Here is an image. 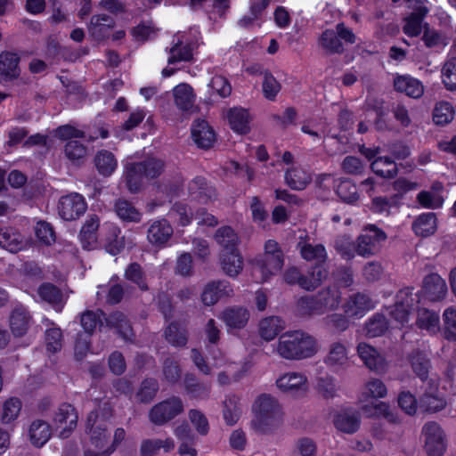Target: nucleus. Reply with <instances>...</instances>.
Masks as SVG:
<instances>
[{
	"instance_id": "nucleus-1",
	"label": "nucleus",
	"mask_w": 456,
	"mask_h": 456,
	"mask_svg": "<svg viewBox=\"0 0 456 456\" xmlns=\"http://www.w3.org/2000/svg\"><path fill=\"white\" fill-rule=\"evenodd\" d=\"M110 410L106 406L88 415L86 430L89 442L86 445L85 456H109L125 439L126 431L119 428L115 430L112 443H110Z\"/></svg>"
},
{
	"instance_id": "nucleus-2",
	"label": "nucleus",
	"mask_w": 456,
	"mask_h": 456,
	"mask_svg": "<svg viewBox=\"0 0 456 456\" xmlns=\"http://www.w3.org/2000/svg\"><path fill=\"white\" fill-rule=\"evenodd\" d=\"M275 353L282 359L299 361L314 356L319 351L315 338L302 330L282 333L275 345Z\"/></svg>"
},
{
	"instance_id": "nucleus-3",
	"label": "nucleus",
	"mask_w": 456,
	"mask_h": 456,
	"mask_svg": "<svg viewBox=\"0 0 456 456\" xmlns=\"http://www.w3.org/2000/svg\"><path fill=\"white\" fill-rule=\"evenodd\" d=\"M251 428L259 434H269L282 423L283 411L278 400L268 394L260 395L252 405Z\"/></svg>"
},
{
	"instance_id": "nucleus-4",
	"label": "nucleus",
	"mask_w": 456,
	"mask_h": 456,
	"mask_svg": "<svg viewBox=\"0 0 456 456\" xmlns=\"http://www.w3.org/2000/svg\"><path fill=\"white\" fill-rule=\"evenodd\" d=\"M264 255L256 259L252 275L256 282H265L277 275L283 265L284 256L279 244L273 240L265 243Z\"/></svg>"
},
{
	"instance_id": "nucleus-5",
	"label": "nucleus",
	"mask_w": 456,
	"mask_h": 456,
	"mask_svg": "<svg viewBox=\"0 0 456 456\" xmlns=\"http://www.w3.org/2000/svg\"><path fill=\"white\" fill-rule=\"evenodd\" d=\"M200 32L197 28H191L189 32H178L173 37L167 58L168 65L181 61H191L193 59V51L198 45Z\"/></svg>"
},
{
	"instance_id": "nucleus-6",
	"label": "nucleus",
	"mask_w": 456,
	"mask_h": 456,
	"mask_svg": "<svg viewBox=\"0 0 456 456\" xmlns=\"http://www.w3.org/2000/svg\"><path fill=\"white\" fill-rule=\"evenodd\" d=\"M421 436L428 456H443L444 454L447 440L444 429L438 423L427 422L422 428Z\"/></svg>"
},
{
	"instance_id": "nucleus-7",
	"label": "nucleus",
	"mask_w": 456,
	"mask_h": 456,
	"mask_svg": "<svg viewBox=\"0 0 456 456\" xmlns=\"http://www.w3.org/2000/svg\"><path fill=\"white\" fill-rule=\"evenodd\" d=\"M277 389L293 398L305 396L308 390V379L299 371H288L280 375L275 380Z\"/></svg>"
},
{
	"instance_id": "nucleus-8",
	"label": "nucleus",
	"mask_w": 456,
	"mask_h": 456,
	"mask_svg": "<svg viewBox=\"0 0 456 456\" xmlns=\"http://www.w3.org/2000/svg\"><path fill=\"white\" fill-rule=\"evenodd\" d=\"M356 353L363 365L377 374H384L389 369V362L387 358L373 346L360 342L356 346Z\"/></svg>"
},
{
	"instance_id": "nucleus-9",
	"label": "nucleus",
	"mask_w": 456,
	"mask_h": 456,
	"mask_svg": "<svg viewBox=\"0 0 456 456\" xmlns=\"http://www.w3.org/2000/svg\"><path fill=\"white\" fill-rule=\"evenodd\" d=\"M101 232L103 247L112 256L119 254L126 247L133 244L132 240L122 234L121 230L115 224H104Z\"/></svg>"
},
{
	"instance_id": "nucleus-10",
	"label": "nucleus",
	"mask_w": 456,
	"mask_h": 456,
	"mask_svg": "<svg viewBox=\"0 0 456 456\" xmlns=\"http://www.w3.org/2000/svg\"><path fill=\"white\" fill-rule=\"evenodd\" d=\"M183 411V404L179 397H170L155 404L149 412L150 420L155 425H163Z\"/></svg>"
},
{
	"instance_id": "nucleus-11",
	"label": "nucleus",
	"mask_w": 456,
	"mask_h": 456,
	"mask_svg": "<svg viewBox=\"0 0 456 456\" xmlns=\"http://www.w3.org/2000/svg\"><path fill=\"white\" fill-rule=\"evenodd\" d=\"M350 350L341 340L331 342L323 358L325 365L335 372L346 370L350 365Z\"/></svg>"
},
{
	"instance_id": "nucleus-12",
	"label": "nucleus",
	"mask_w": 456,
	"mask_h": 456,
	"mask_svg": "<svg viewBox=\"0 0 456 456\" xmlns=\"http://www.w3.org/2000/svg\"><path fill=\"white\" fill-rule=\"evenodd\" d=\"M78 416L75 408L69 403L59 406L53 416V426L61 438L68 437L76 428Z\"/></svg>"
},
{
	"instance_id": "nucleus-13",
	"label": "nucleus",
	"mask_w": 456,
	"mask_h": 456,
	"mask_svg": "<svg viewBox=\"0 0 456 456\" xmlns=\"http://www.w3.org/2000/svg\"><path fill=\"white\" fill-rule=\"evenodd\" d=\"M376 302L368 295L356 293L349 296L342 305L344 314L348 318L360 319L369 311L374 309Z\"/></svg>"
},
{
	"instance_id": "nucleus-14",
	"label": "nucleus",
	"mask_w": 456,
	"mask_h": 456,
	"mask_svg": "<svg viewBox=\"0 0 456 456\" xmlns=\"http://www.w3.org/2000/svg\"><path fill=\"white\" fill-rule=\"evenodd\" d=\"M58 209L62 219L74 220L85 213L86 203L82 195L70 193L60 199Z\"/></svg>"
},
{
	"instance_id": "nucleus-15",
	"label": "nucleus",
	"mask_w": 456,
	"mask_h": 456,
	"mask_svg": "<svg viewBox=\"0 0 456 456\" xmlns=\"http://www.w3.org/2000/svg\"><path fill=\"white\" fill-rule=\"evenodd\" d=\"M385 239L386 235L382 231L374 225L370 226L357 239L355 247L357 254L362 256L373 255L377 249V244Z\"/></svg>"
},
{
	"instance_id": "nucleus-16",
	"label": "nucleus",
	"mask_w": 456,
	"mask_h": 456,
	"mask_svg": "<svg viewBox=\"0 0 456 456\" xmlns=\"http://www.w3.org/2000/svg\"><path fill=\"white\" fill-rule=\"evenodd\" d=\"M233 289L227 281H216L208 282L201 293V301L205 305H214L219 299L224 297H231Z\"/></svg>"
},
{
	"instance_id": "nucleus-17",
	"label": "nucleus",
	"mask_w": 456,
	"mask_h": 456,
	"mask_svg": "<svg viewBox=\"0 0 456 456\" xmlns=\"http://www.w3.org/2000/svg\"><path fill=\"white\" fill-rule=\"evenodd\" d=\"M422 297L430 301H440L447 294V284L437 273L425 277L421 289Z\"/></svg>"
},
{
	"instance_id": "nucleus-18",
	"label": "nucleus",
	"mask_w": 456,
	"mask_h": 456,
	"mask_svg": "<svg viewBox=\"0 0 456 456\" xmlns=\"http://www.w3.org/2000/svg\"><path fill=\"white\" fill-rule=\"evenodd\" d=\"M173 235V228L166 219L154 220L147 231V240L154 247L165 246Z\"/></svg>"
},
{
	"instance_id": "nucleus-19",
	"label": "nucleus",
	"mask_w": 456,
	"mask_h": 456,
	"mask_svg": "<svg viewBox=\"0 0 456 456\" xmlns=\"http://www.w3.org/2000/svg\"><path fill=\"white\" fill-rule=\"evenodd\" d=\"M360 410L366 417H383L390 422L395 421L394 415L390 412L389 406L384 402H377L375 399L367 398L366 393H361L359 396Z\"/></svg>"
},
{
	"instance_id": "nucleus-20",
	"label": "nucleus",
	"mask_w": 456,
	"mask_h": 456,
	"mask_svg": "<svg viewBox=\"0 0 456 456\" xmlns=\"http://www.w3.org/2000/svg\"><path fill=\"white\" fill-rule=\"evenodd\" d=\"M249 316L250 314L247 308L235 305L224 309L220 314L219 319L224 322L229 331L243 329L247 325Z\"/></svg>"
},
{
	"instance_id": "nucleus-21",
	"label": "nucleus",
	"mask_w": 456,
	"mask_h": 456,
	"mask_svg": "<svg viewBox=\"0 0 456 456\" xmlns=\"http://www.w3.org/2000/svg\"><path fill=\"white\" fill-rule=\"evenodd\" d=\"M191 138L200 148H209L216 141V134L203 119L195 120L191 126Z\"/></svg>"
},
{
	"instance_id": "nucleus-22",
	"label": "nucleus",
	"mask_w": 456,
	"mask_h": 456,
	"mask_svg": "<svg viewBox=\"0 0 456 456\" xmlns=\"http://www.w3.org/2000/svg\"><path fill=\"white\" fill-rule=\"evenodd\" d=\"M191 359L199 370L205 375L211 374L214 369H218L228 364L227 359L220 351L214 352L210 362H206L200 353L196 349H192Z\"/></svg>"
},
{
	"instance_id": "nucleus-23",
	"label": "nucleus",
	"mask_w": 456,
	"mask_h": 456,
	"mask_svg": "<svg viewBox=\"0 0 456 456\" xmlns=\"http://www.w3.org/2000/svg\"><path fill=\"white\" fill-rule=\"evenodd\" d=\"M114 20L107 15H94L87 25L89 34L97 41L109 37L110 29L114 27Z\"/></svg>"
},
{
	"instance_id": "nucleus-24",
	"label": "nucleus",
	"mask_w": 456,
	"mask_h": 456,
	"mask_svg": "<svg viewBox=\"0 0 456 456\" xmlns=\"http://www.w3.org/2000/svg\"><path fill=\"white\" fill-rule=\"evenodd\" d=\"M284 181L290 189L302 191L312 182V174L304 167H292L285 171Z\"/></svg>"
},
{
	"instance_id": "nucleus-25",
	"label": "nucleus",
	"mask_w": 456,
	"mask_h": 456,
	"mask_svg": "<svg viewBox=\"0 0 456 456\" xmlns=\"http://www.w3.org/2000/svg\"><path fill=\"white\" fill-rule=\"evenodd\" d=\"M0 246L12 253H16L26 248L27 241L17 230L5 227L0 228Z\"/></svg>"
},
{
	"instance_id": "nucleus-26",
	"label": "nucleus",
	"mask_w": 456,
	"mask_h": 456,
	"mask_svg": "<svg viewBox=\"0 0 456 456\" xmlns=\"http://www.w3.org/2000/svg\"><path fill=\"white\" fill-rule=\"evenodd\" d=\"M20 56L12 52L0 54V77L4 80H12L20 76Z\"/></svg>"
},
{
	"instance_id": "nucleus-27",
	"label": "nucleus",
	"mask_w": 456,
	"mask_h": 456,
	"mask_svg": "<svg viewBox=\"0 0 456 456\" xmlns=\"http://www.w3.org/2000/svg\"><path fill=\"white\" fill-rule=\"evenodd\" d=\"M31 325V316L22 305L13 309L10 317V328L15 337L25 335Z\"/></svg>"
},
{
	"instance_id": "nucleus-28",
	"label": "nucleus",
	"mask_w": 456,
	"mask_h": 456,
	"mask_svg": "<svg viewBox=\"0 0 456 456\" xmlns=\"http://www.w3.org/2000/svg\"><path fill=\"white\" fill-rule=\"evenodd\" d=\"M173 95L175 106L182 111H191L195 105V94L192 87L182 83L173 89Z\"/></svg>"
},
{
	"instance_id": "nucleus-29",
	"label": "nucleus",
	"mask_w": 456,
	"mask_h": 456,
	"mask_svg": "<svg viewBox=\"0 0 456 456\" xmlns=\"http://www.w3.org/2000/svg\"><path fill=\"white\" fill-rule=\"evenodd\" d=\"M188 192L200 202H207L216 196L215 189L201 176H196L189 183Z\"/></svg>"
},
{
	"instance_id": "nucleus-30",
	"label": "nucleus",
	"mask_w": 456,
	"mask_h": 456,
	"mask_svg": "<svg viewBox=\"0 0 456 456\" xmlns=\"http://www.w3.org/2000/svg\"><path fill=\"white\" fill-rule=\"evenodd\" d=\"M284 328L285 323L281 318L268 316L259 322L258 333L261 338L269 342L273 340Z\"/></svg>"
},
{
	"instance_id": "nucleus-31",
	"label": "nucleus",
	"mask_w": 456,
	"mask_h": 456,
	"mask_svg": "<svg viewBox=\"0 0 456 456\" xmlns=\"http://www.w3.org/2000/svg\"><path fill=\"white\" fill-rule=\"evenodd\" d=\"M315 295L323 314L338 309L340 305L341 292L336 286L326 287Z\"/></svg>"
},
{
	"instance_id": "nucleus-32",
	"label": "nucleus",
	"mask_w": 456,
	"mask_h": 456,
	"mask_svg": "<svg viewBox=\"0 0 456 456\" xmlns=\"http://www.w3.org/2000/svg\"><path fill=\"white\" fill-rule=\"evenodd\" d=\"M124 178L128 191L135 193L142 186L145 175L142 171V164L126 163L125 167Z\"/></svg>"
},
{
	"instance_id": "nucleus-33",
	"label": "nucleus",
	"mask_w": 456,
	"mask_h": 456,
	"mask_svg": "<svg viewBox=\"0 0 456 456\" xmlns=\"http://www.w3.org/2000/svg\"><path fill=\"white\" fill-rule=\"evenodd\" d=\"M437 229V218L436 214L428 212L419 215L412 224L414 233L422 238L433 235Z\"/></svg>"
},
{
	"instance_id": "nucleus-34",
	"label": "nucleus",
	"mask_w": 456,
	"mask_h": 456,
	"mask_svg": "<svg viewBox=\"0 0 456 456\" xmlns=\"http://www.w3.org/2000/svg\"><path fill=\"white\" fill-rule=\"evenodd\" d=\"M443 184L435 183L428 191H423L418 194V201L425 208L436 209L444 204Z\"/></svg>"
},
{
	"instance_id": "nucleus-35",
	"label": "nucleus",
	"mask_w": 456,
	"mask_h": 456,
	"mask_svg": "<svg viewBox=\"0 0 456 456\" xmlns=\"http://www.w3.org/2000/svg\"><path fill=\"white\" fill-rule=\"evenodd\" d=\"M416 324L421 330H425L430 335H435L440 330L439 314L428 309H419L417 314Z\"/></svg>"
},
{
	"instance_id": "nucleus-36",
	"label": "nucleus",
	"mask_w": 456,
	"mask_h": 456,
	"mask_svg": "<svg viewBox=\"0 0 456 456\" xmlns=\"http://www.w3.org/2000/svg\"><path fill=\"white\" fill-rule=\"evenodd\" d=\"M106 325L114 329L125 340H131L134 333L129 321L120 312H114L104 318Z\"/></svg>"
},
{
	"instance_id": "nucleus-37",
	"label": "nucleus",
	"mask_w": 456,
	"mask_h": 456,
	"mask_svg": "<svg viewBox=\"0 0 456 456\" xmlns=\"http://www.w3.org/2000/svg\"><path fill=\"white\" fill-rule=\"evenodd\" d=\"M52 435L50 425L42 419L33 421L28 428V436L31 444L36 447H42L47 443Z\"/></svg>"
},
{
	"instance_id": "nucleus-38",
	"label": "nucleus",
	"mask_w": 456,
	"mask_h": 456,
	"mask_svg": "<svg viewBox=\"0 0 456 456\" xmlns=\"http://www.w3.org/2000/svg\"><path fill=\"white\" fill-rule=\"evenodd\" d=\"M94 166L101 175L109 177L116 171L118 160L112 152L102 150L94 157Z\"/></svg>"
},
{
	"instance_id": "nucleus-39",
	"label": "nucleus",
	"mask_w": 456,
	"mask_h": 456,
	"mask_svg": "<svg viewBox=\"0 0 456 456\" xmlns=\"http://www.w3.org/2000/svg\"><path fill=\"white\" fill-rule=\"evenodd\" d=\"M37 294L42 300L52 305L56 311H61L65 300L61 291L56 286L51 283H44L38 288Z\"/></svg>"
},
{
	"instance_id": "nucleus-40",
	"label": "nucleus",
	"mask_w": 456,
	"mask_h": 456,
	"mask_svg": "<svg viewBox=\"0 0 456 456\" xmlns=\"http://www.w3.org/2000/svg\"><path fill=\"white\" fill-rule=\"evenodd\" d=\"M314 389L321 397L333 399L338 395L339 387L334 376L326 374L315 379Z\"/></svg>"
},
{
	"instance_id": "nucleus-41",
	"label": "nucleus",
	"mask_w": 456,
	"mask_h": 456,
	"mask_svg": "<svg viewBox=\"0 0 456 456\" xmlns=\"http://www.w3.org/2000/svg\"><path fill=\"white\" fill-rule=\"evenodd\" d=\"M221 265L224 272L230 277H236L243 268L242 257L238 249L222 253Z\"/></svg>"
},
{
	"instance_id": "nucleus-42",
	"label": "nucleus",
	"mask_w": 456,
	"mask_h": 456,
	"mask_svg": "<svg viewBox=\"0 0 456 456\" xmlns=\"http://www.w3.org/2000/svg\"><path fill=\"white\" fill-rule=\"evenodd\" d=\"M389 327L390 322L385 315L375 314L365 322V336L370 338L380 337L385 334Z\"/></svg>"
},
{
	"instance_id": "nucleus-43",
	"label": "nucleus",
	"mask_w": 456,
	"mask_h": 456,
	"mask_svg": "<svg viewBox=\"0 0 456 456\" xmlns=\"http://www.w3.org/2000/svg\"><path fill=\"white\" fill-rule=\"evenodd\" d=\"M241 415L240 398L235 395H226L223 403V417L227 425H234Z\"/></svg>"
},
{
	"instance_id": "nucleus-44",
	"label": "nucleus",
	"mask_w": 456,
	"mask_h": 456,
	"mask_svg": "<svg viewBox=\"0 0 456 456\" xmlns=\"http://www.w3.org/2000/svg\"><path fill=\"white\" fill-rule=\"evenodd\" d=\"M228 120L232 129L238 134H247L249 131L250 117L247 110L233 108L229 110Z\"/></svg>"
},
{
	"instance_id": "nucleus-45",
	"label": "nucleus",
	"mask_w": 456,
	"mask_h": 456,
	"mask_svg": "<svg viewBox=\"0 0 456 456\" xmlns=\"http://www.w3.org/2000/svg\"><path fill=\"white\" fill-rule=\"evenodd\" d=\"M298 248L301 256L310 262L322 264L327 258V252L323 245L310 242H299Z\"/></svg>"
},
{
	"instance_id": "nucleus-46",
	"label": "nucleus",
	"mask_w": 456,
	"mask_h": 456,
	"mask_svg": "<svg viewBox=\"0 0 456 456\" xmlns=\"http://www.w3.org/2000/svg\"><path fill=\"white\" fill-rule=\"evenodd\" d=\"M175 448V443L171 438L145 439L142 442L140 452L142 456H154L160 449L164 452H170Z\"/></svg>"
},
{
	"instance_id": "nucleus-47",
	"label": "nucleus",
	"mask_w": 456,
	"mask_h": 456,
	"mask_svg": "<svg viewBox=\"0 0 456 456\" xmlns=\"http://www.w3.org/2000/svg\"><path fill=\"white\" fill-rule=\"evenodd\" d=\"M371 169L378 175L384 178H392L398 171L397 163L389 157H378L371 163Z\"/></svg>"
},
{
	"instance_id": "nucleus-48",
	"label": "nucleus",
	"mask_w": 456,
	"mask_h": 456,
	"mask_svg": "<svg viewBox=\"0 0 456 456\" xmlns=\"http://www.w3.org/2000/svg\"><path fill=\"white\" fill-rule=\"evenodd\" d=\"M334 423L338 430L351 434L357 431L360 420L354 411H345L336 416Z\"/></svg>"
},
{
	"instance_id": "nucleus-49",
	"label": "nucleus",
	"mask_w": 456,
	"mask_h": 456,
	"mask_svg": "<svg viewBox=\"0 0 456 456\" xmlns=\"http://www.w3.org/2000/svg\"><path fill=\"white\" fill-rule=\"evenodd\" d=\"M215 240L223 248V252L237 250L239 238L229 226L219 228L215 234Z\"/></svg>"
},
{
	"instance_id": "nucleus-50",
	"label": "nucleus",
	"mask_w": 456,
	"mask_h": 456,
	"mask_svg": "<svg viewBox=\"0 0 456 456\" xmlns=\"http://www.w3.org/2000/svg\"><path fill=\"white\" fill-rule=\"evenodd\" d=\"M297 311L302 316L322 315L316 295L301 297L297 301Z\"/></svg>"
},
{
	"instance_id": "nucleus-51",
	"label": "nucleus",
	"mask_w": 456,
	"mask_h": 456,
	"mask_svg": "<svg viewBox=\"0 0 456 456\" xmlns=\"http://www.w3.org/2000/svg\"><path fill=\"white\" fill-rule=\"evenodd\" d=\"M115 210L123 221L134 223L141 221L142 213L127 200H118L115 204Z\"/></svg>"
},
{
	"instance_id": "nucleus-52",
	"label": "nucleus",
	"mask_w": 456,
	"mask_h": 456,
	"mask_svg": "<svg viewBox=\"0 0 456 456\" xmlns=\"http://www.w3.org/2000/svg\"><path fill=\"white\" fill-rule=\"evenodd\" d=\"M328 276V271L322 264H317L305 280L301 281V288L305 290H313L317 288Z\"/></svg>"
},
{
	"instance_id": "nucleus-53",
	"label": "nucleus",
	"mask_w": 456,
	"mask_h": 456,
	"mask_svg": "<svg viewBox=\"0 0 456 456\" xmlns=\"http://www.w3.org/2000/svg\"><path fill=\"white\" fill-rule=\"evenodd\" d=\"M455 115L454 109L450 102H439L433 110V121L436 125L444 126L450 123Z\"/></svg>"
},
{
	"instance_id": "nucleus-54",
	"label": "nucleus",
	"mask_w": 456,
	"mask_h": 456,
	"mask_svg": "<svg viewBox=\"0 0 456 456\" xmlns=\"http://www.w3.org/2000/svg\"><path fill=\"white\" fill-rule=\"evenodd\" d=\"M401 92L411 98L419 99L424 94V86L415 77L401 76Z\"/></svg>"
},
{
	"instance_id": "nucleus-55",
	"label": "nucleus",
	"mask_w": 456,
	"mask_h": 456,
	"mask_svg": "<svg viewBox=\"0 0 456 456\" xmlns=\"http://www.w3.org/2000/svg\"><path fill=\"white\" fill-rule=\"evenodd\" d=\"M100 225V220L96 216H90L86 220L81 232L80 238L83 242H86L88 245L87 248H90L91 246L96 241V231L98 230Z\"/></svg>"
},
{
	"instance_id": "nucleus-56",
	"label": "nucleus",
	"mask_w": 456,
	"mask_h": 456,
	"mask_svg": "<svg viewBox=\"0 0 456 456\" xmlns=\"http://www.w3.org/2000/svg\"><path fill=\"white\" fill-rule=\"evenodd\" d=\"M21 409V403L17 398H10L6 400L0 409V421L8 424L19 416Z\"/></svg>"
},
{
	"instance_id": "nucleus-57",
	"label": "nucleus",
	"mask_w": 456,
	"mask_h": 456,
	"mask_svg": "<svg viewBox=\"0 0 456 456\" xmlns=\"http://www.w3.org/2000/svg\"><path fill=\"white\" fill-rule=\"evenodd\" d=\"M320 45L324 50L331 53H338L343 51V45L337 30L327 29L322 32L320 38Z\"/></svg>"
},
{
	"instance_id": "nucleus-58",
	"label": "nucleus",
	"mask_w": 456,
	"mask_h": 456,
	"mask_svg": "<svg viewBox=\"0 0 456 456\" xmlns=\"http://www.w3.org/2000/svg\"><path fill=\"white\" fill-rule=\"evenodd\" d=\"M65 157L73 163H78L86 156V146L77 140H70L64 145Z\"/></svg>"
},
{
	"instance_id": "nucleus-59",
	"label": "nucleus",
	"mask_w": 456,
	"mask_h": 456,
	"mask_svg": "<svg viewBox=\"0 0 456 456\" xmlns=\"http://www.w3.org/2000/svg\"><path fill=\"white\" fill-rule=\"evenodd\" d=\"M443 324L444 338L456 340V308L449 306L443 313Z\"/></svg>"
},
{
	"instance_id": "nucleus-60",
	"label": "nucleus",
	"mask_w": 456,
	"mask_h": 456,
	"mask_svg": "<svg viewBox=\"0 0 456 456\" xmlns=\"http://www.w3.org/2000/svg\"><path fill=\"white\" fill-rule=\"evenodd\" d=\"M103 316L104 314L101 310L95 312L86 311L81 314V326L88 335H91L98 324H100L101 327L103 325L102 322V317Z\"/></svg>"
},
{
	"instance_id": "nucleus-61",
	"label": "nucleus",
	"mask_w": 456,
	"mask_h": 456,
	"mask_svg": "<svg viewBox=\"0 0 456 456\" xmlns=\"http://www.w3.org/2000/svg\"><path fill=\"white\" fill-rule=\"evenodd\" d=\"M166 339L174 346H183L187 343V334L184 328L176 323H171L165 331Z\"/></svg>"
},
{
	"instance_id": "nucleus-62",
	"label": "nucleus",
	"mask_w": 456,
	"mask_h": 456,
	"mask_svg": "<svg viewBox=\"0 0 456 456\" xmlns=\"http://www.w3.org/2000/svg\"><path fill=\"white\" fill-rule=\"evenodd\" d=\"M281 90V84L267 70L263 72L262 91L264 96L270 101H273Z\"/></svg>"
},
{
	"instance_id": "nucleus-63",
	"label": "nucleus",
	"mask_w": 456,
	"mask_h": 456,
	"mask_svg": "<svg viewBox=\"0 0 456 456\" xmlns=\"http://www.w3.org/2000/svg\"><path fill=\"white\" fill-rule=\"evenodd\" d=\"M34 230L36 238L41 244L49 246L55 241V233L50 224L37 221Z\"/></svg>"
},
{
	"instance_id": "nucleus-64",
	"label": "nucleus",
	"mask_w": 456,
	"mask_h": 456,
	"mask_svg": "<svg viewBox=\"0 0 456 456\" xmlns=\"http://www.w3.org/2000/svg\"><path fill=\"white\" fill-rule=\"evenodd\" d=\"M442 79L447 89H456V58H452L445 62L442 70Z\"/></svg>"
}]
</instances>
